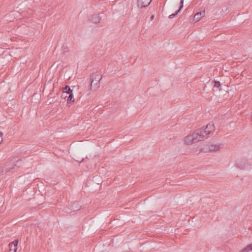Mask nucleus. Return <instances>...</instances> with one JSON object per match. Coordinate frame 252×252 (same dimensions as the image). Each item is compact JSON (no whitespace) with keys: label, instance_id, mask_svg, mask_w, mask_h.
<instances>
[{"label":"nucleus","instance_id":"obj_1","mask_svg":"<svg viewBox=\"0 0 252 252\" xmlns=\"http://www.w3.org/2000/svg\"><path fill=\"white\" fill-rule=\"evenodd\" d=\"M201 133L200 130L196 129L192 134L186 137L185 139V143L188 145H191L203 140V135Z\"/></svg>","mask_w":252,"mask_h":252},{"label":"nucleus","instance_id":"obj_2","mask_svg":"<svg viewBox=\"0 0 252 252\" xmlns=\"http://www.w3.org/2000/svg\"><path fill=\"white\" fill-rule=\"evenodd\" d=\"M102 78V76L99 73H93L91 75V83L90 84L91 89L93 84L95 87V89L99 87V81Z\"/></svg>","mask_w":252,"mask_h":252},{"label":"nucleus","instance_id":"obj_3","mask_svg":"<svg viewBox=\"0 0 252 252\" xmlns=\"http://www.w3.org/2000/svg\"><path fill=\"white\" fill-rule=\"evenodd\" d=\"M198 129L201 131V134L203 135L204 138L206 135L211 133L215 130V126L214 124L209 123L206 126L205 129L200 128Z\"/></svg>","mask_w":252,"mask_h":252},{"label":"nucleus","instance_id":"obj_4","mask_svg":"<svg viewBox=\"0 0 252 252\" xmlns=\"http://www.w3.org/2000/svg\"><path fill=\"white\" fill-rule=\"evenodd\" d=\"M152 0H137V6L140 8L148 6Z\"/></svg>","mask_w":252,"mask_h":252},{"label":"nucleus","instance_id":"obj_5","mask_svg":"<svg viewBox=\"0 0 252 252\" xmlns=\"http://www.w3.org/2000/svg\"><path fill=\"white\" fill-rule=\"evenodd\" d=\"M205 15V11H200L196 13L193 18L192 22H196L199 21L201 18Z\"/></svg>","mask_w":252,"mask_h":252},{"label":"nucleus","instance_id":"obj_6","mask_svg":"<svg viewBox=\"0 0 252 252\" xmlns=\"http://www.w3.org/2000/svg\"><path fill=\"white\" fill-rule=\"evenodd\" d=\"M18 243V240H15L14 241L10 243L9 244L10 251H13V252H16L17 251Z\"/></svg>","mask_w":252,"mask_h":252},{"label":"nucleus","instance_id":"obj_7","mask_svg":"<svg viewBox=\"0 0 252 252\" xmlns=\"http://www.w3.org/2000/svg\"><path fill=\"white\" fill-rule=\"evenodd\" d=\"M101 19V17L98 14H94L92 16L90 21L96 24L100 22Z\"/></svg>","mask_w":252,"mask_h":252},{"label":"nucleus","instance_id":"obj_8","mask_svg":"<svg viewBox=\"0 0 252 252\" xmlns=\"http://www.w3.org/2000/svg\"><path fill=\"white\" fill-rule=\"evenodd\" d=\"M184 0H181L180 6L179 9L175 13L170 15L168 17L169 18L172 19L178 15V14L180 12V11L183 7Z\"/></svg>","mask_w":252,"mask_h":252},{"label":"nucleus","instance_id":"obj_9","mask_svg":"<svg viewBox=\"0 0 252 252\" xmlns=\"http://www.w3.org/2000/svg\"><path fill=\"white\" fill-rule=\"evenodd\" d=\"M21 162V160H18L16 161V163L13 165L11 167H9L8 166V165H6V166L5 168V169L4 171H2V172H4L5 173H7L9 172L11 170L15 168V166H18V165Z\"/></svg>","mask_w":252,"mask_h":252},{"label":"nucleus","instance_id":"obj_10","mask_svg":"<svg viewBox=\"0 0 252 252\" xmlns=\"http://www.w3.org/2000/svg\"><path fill=\"white\" fill-rule=\"evenodd\" d=\"M220 149V145H212L209 147V151L210 152H215L218 151Z\"/></svg>","mask_w":252,"mask_h":252},{"label":"nucleus","instance_id":"obj_11","mask_svg":"<svg viewBox=\"0 0 252 252\" xmlns=\"http://www.w3.org/2000/svg\"><path fill=\"white\" fill-rule=\"evenodd\" d=\"M68 94L69 96H68L67 98V103L70 104L74 102L75 99L74 98L73 92Z\"/></svg>","mask_w":252,"mask_h":252},{"label":"nucleus","instance_id":"obj_12","mask_svg":"<svg viewBox=\"0 0 252 252\" xmlns=\"http://www.w3.org/2000/svg\"><path fill=\"white\" fill-rule=\"evenodd\" d=\"M252 251V244L247 245L245 248L241 250L240 252H250Z\"/></svg>","mask_w":252,"mask_h":252},{"label":"nucleus","instance_id":"obj_13","mask_svg":"<svg viewBox=\"0 0 252 252\" xmlns=\"http://www.w3.org/2000/svg\"><path fill=\"white\" fill-rule=\"evenodd\" d=\"M73 90H71L68 86H65L63 88V93L67 94H69L72 93Z\"/></svg>","mask_w":252,"mask_h":252},{"label":"nucleus","instance_id":"obj_14","mask_svg":"<svg viewBox=\"0 0 252 252\" xmlns=\"http://www.w3.org/2000/svg\"><path fill=\"white\" fill-rule=\"evenodd\" d=\"M220 86V83L219 81H215V85H214V87H217V88H219Z\"/></svg>","mask_w":252,"mask_h":252},{"label":"nucleus","instance_id":"obj_15","mask_svg":"<svg viewBox=\"0 0 252 252\" xmlns=\"http://www.w3.org/2000/svg\"><path fill=\"white\" fill-rule=\"evenodd\" d=\"M2 132H0V144L1 143V142L2 141Z\"/></svg>","mask_w":252,"mask_h":252},{"label":"nucleus","instance_id":"obj_16","mask_svg":"<svg viewBox=\"0 0 252 252\" xmlns=\"http://www.w3.org/2000/svg\"><path fill=\"white\" fill-rule=\"evenodd\" d=\"M154 15H152L151 16V19H153L154 18Z\"/></svg>","mask_w":252,"mask_h":252}]
</instances>
